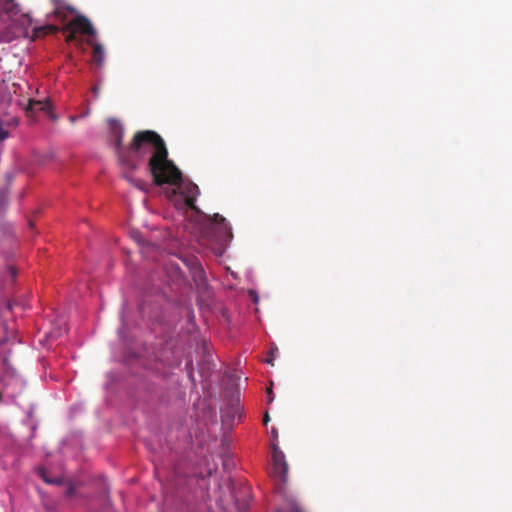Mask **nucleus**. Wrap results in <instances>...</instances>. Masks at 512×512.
<instances>
[{
	"label": "nucleus",
	"mask_w": 512,
	"mask_h": 512,
	"mask_svg": "<svg viewBox=\"0 0 512 512\" xmlns=\"http://www.w3.org/2000/svg\"><path fill=\"white\" fill-rule=\"evenodd\" d=\"M208 234L209 237L213 238L216 242H223L232 238L230 225L227 223L226 219L218 213L209 217Z\"/></svg>",
	"instance_id": "4"
},
{
	"label": "nucleus",
	"mask_w": 512,
	"mask_h": 512,
	"mask_svg": "<svg viewBox=\"0 0 512 512\" xmlns=\"http://www.w3.org/2000/svg\"><path fill=\"white\" fill-rule=\"evenodd\" d=\"M59 30H60L59 27H57L53 24H48V25L36 27L34 29V34L36 37H42V36H46L48 34H55Z\"/></svg>",
	"instance_id": "10"
},
{
	"label": "nucleus",
	"mask_w": 512,
	"mask_h": 512,
	"mask_svg": "<svg viewBox=\"0 0 512 512\" xmlns=\"http://www.w3.org/2000/svg\"><path fill=\"white\" fill-rule=\"evenodd\" d=\"M163 183L162 185H164ZM169 185L175 186L173 189V194L179 193V195L183 198L184 206L193 210L195 212H199L195 202L197 196L200 194L199 187L193 182H183V176L177 180L175 183H168Z\"/></svg>",
	"instance_id": "3"
},
{
	"label": "nucleus",
	"mask_w": 512,
	"mask_h": 512,
	"mask_svg": "<svg viewBox=\"0 0 512 512\" xmlns=\"http://www.w3.org/2000/svg\"><path fill=\"white\" fill-rule=\"evenodd\" d=\"M31 24L32 18L15 0H0V42H11Z\"/></svg>",
	"instance_id": "2"
},
{
	"label": "nucleus",
	"mask_w": 512,
	"mask_h": 512,
	"mask_svg": "<svg viewBox=\"0 0 512 512\" xmlns=\"http://www.w3.org/2000/svg\"><path fill=\"white\" fill-rule=\"evenodd\" d=\"M77 118H78L77 116H70L69 120H70V122L74 123L77 120Z\"/></svg>",
	"instance_id": "20"
},
{
	"label": "nucleus",
	"mask_w": 512,
	"mask_h": 512,
	"mask_svg": "<svg viewBox=\"0 0 512 512\" xmlns=\"http://www.w3.org/2000/svg\"><path fill=\"white\" fill-rule=\"evenodd\" d=\"M270 420L269 418V415L268 413L266 412L265 415H264V419H263V422H264V425H267L268 421Z\"/></svg>",
	"instance_id": "19"
},
{
	"label": "nucleus",
	"mask_w": 512,
	"mask_h": 512,
	"mask_svg": "<svg viewBox=\"0 0 512 512\" xmlns=\"http://www.w3.org/2000/svg\"><path fill=\"white\" fill-rule=\"evenodd\" d=\"M93 92H94V94H95V95H97V94H98V92H99V89H98L97 87H94V88H93Z\"/></svg>",
	"instance_id": "21"
},
{
	"label": "nucleus",
	"mask_w": 512,
	"mask_h": 512,
	"mask_svg": "<svg viewBox=\"0 0 512 512\" xmlns=\"http://www.w3.org/2000/svg\"><path fill=\"white\" fill-rule=\"evenodd\" d=\"M63 30H74L76 33L87 35L88 39L96 37V30L94 26L84 15H76L70 22L63 26Z\"/></svg>",
	"instance_id": "6"
},
{
	"label": "nucleus",
	"mask_w": 512,
	"mask_h": 512,
	"mask_svg": "<svg viewBox=\"0 0 512 512\" xmlns=\"http://www.w3.org/2000/svg\"><path fill=\"white\" fill-rule=\"evenodd\" d=\"M272 470L271 474L274 478L278 479L282 484H285L287 481L288 475V464L285 460L284 453L276 446L273 445L272 448Z\"/></svg>",
	"instance_id": "5"
},
{
	"label": "nucleus",
	"mask_w": 512,
	"mask_h": 512,
	"mask_svg": "<svg viewBox=\"0 0 512 512\" xmlns=\"http://www.w3.org/2000/svg\"><path fill=\"white\" fill-rule=\"evenodd\" d=\"M75 492H76V488H75V486H74L72 483H70V484L68 485V487H67L66 491H65V495H66L67 497H73V496L75 495Z\"/></svg>",
	"instance_id": "16"
},
{
	"label": "nucleus",
	"mask_w": 512,
	"mask_h": 512,
	"mask_svg": "<svg viewBox=\"0 0 512 512\" xmlns=\"http://www.w3.org/2000/svg\"><path fill=\"white\" fill-rule=\"evenodd\" d=\"M113 145L119 164L126 170H135L139 163L151 154L147 168L154 184L175 183L181 178V170L168 158V149L162 137L153 130L134 134L128 146L123 145L124 127L115 119L109 121Z\"/></svg>",
	"instance_id": "1"
},
{
	"label": "nucleus",
	"mask_w": 512,
	"mask_h": 512,
	"mask_svg": "<svg viewBox=\"0 0 512 512\" xmlns=\"http://www.w3.org/2000/svg\"><path fill=\"white\" fill-rule=\"evenodd\" d=\"M53 10L52 15L57 18L61 23L65 22L67 19V14H75L76 9L66 3L65 0H50Z\"/></svg>",
	"instance_id": "7"
},
{
	"label": "nucleus",
	"mask_w": 512,
	"mask_h": 512,
	"mask_svg": "<svg viewBox=\"0 0 512 512\" xmlns=\"http://www.w3.org/2000/svg\"><path fill=\"white\" fill-rule=\"evenodd\" d=\"M277 351H278V348L276 346L271 347V349L268 352V356L266 358L267 364L272 365V366L274 365L275 354Z\"/></svg>",
	"instance_id": "13"
},
{
	"label": "nucleus",
	"mask_w": 512,
	"mask_h": 512,
	"mask_svg": "<svg viewBox=\"0 0 512 512\" xmlns=\"http://www.w3.org/2000/svg\"><path fill=\"white\" fill-rule=\"evenodd\" d=\"M87 44L93 48L92 58L98 66H101L104 61V48L101 44L96 43L94 38L87 39Z\"/></svg>",
	"instance_id": "9"
},
{
	"label": "nucleus",
	"mask_w": 512,
	"mask_h": 512,
	"mask_svg": "<svg viewBox=\"0 0 512 512\" xmlns=\"http://www.w3.org/2000/svg\"><path fill=\"white\" fill-rule=\"evenodd\" d=\"M61 30H62V32L64 34H66L65 40H66L67 43H75L76 45H80L81 44L80 39L77 37L76 31H74V30H63V28Z\"/></svg>",
	"instance_id": "12"
},
{
	"label": "nucleus",
	"mask_w": 512,
	"mask_h": 512,
	"mask_svg": "<svg viewBox=\"0 0 512 512\" xmlns=\"http://www.w3.org/2000/svg\"><path fill=\"white\" fill-rule=\"evenodd\" d=\"M273 392H272V388H267V400H268V403L272 402L273 401Z\"/></svg>",
	"instance_id": "18"
},
{
	"label": "nucleus",
	"mask_w": 512,
	"mask_h": 512,
	"mask_svg": "<svg viewBox=\"0 0 512 512\" xmlns=\"http://www.w3.org/2000/svg\"><path fill=\"white\" fill-rule=\"evenodd\" d=\"M2 341H3V340H2V339H0V343H1Z\"/></svg>",
	"instance_id": "22"
},
{
	"label": "nucleus",
	"mask_w": 512,
	"mask_h": 512,
	"mask_svg": "<svg viewBox=\"0 0 512 512\" xmlns=\"http://www.w3.org/2000/svg\"><path fill=\"white\" fill-rule=\"evenodd\" d=\"M34 106H39V108L42 109V110L45 108L44 104L41 101L30 100L29 101L28 109L29 110L34 109Z\"/></svg>",
	"instance_id": "15"
},
{
	"label": "nucleus",
	"mask_w": 512,
	"mask_h": 512,
	"mask_svg": "<svg viewBox=\"0 0 512 512\" xmlns=\"http://www.w3.org/2000/svg\"><path fill=\"white\" fill-rule=\"evenodd\" d=\"M283 503L277 512H306L298 499L289 492H283Z\"/></svg>",
	"instance_id": "8"
},
{
	"label": "nucleus",
	"mask_w": 512,
	"mask_h": 512,
	"mask_svg": "<svg viewBox=\"0 0 512 512\" xmlns=\"http://www.w3.org/2000/svg\"><path fill=\"white\" fill-rule=\"evenodd\" d=\"M8 204V193L5 190L0 191V211H2Z\"/></svg>",
	"instance_id": "14"
},
{
	"label": "nucleus",
	"mask_w": 512,
	"mask_h": 512,
	"mask_svg": "<svg viewBox=\"0 0 512 512\" xmlns=\"http://www.w3.org/2000/svg\"><path fill=\"white\" fill-rule=\"evenodd\" d=\"M8 136V132L3 128L2 124L0 123V141L5 140L6 138H8Z\"/></svg>",
	"instance_id": "17"
},
{
	"label": "nucleus",
	"mask_w": 512,
	"mask_h": 512,
	"mask_svg": "<svg viewBox=\"0 0 512 512\" xmlns=\"http://www.w3.org/2000/svg\"><path fill=\"white\" fill-rule=\"evenodd\" d=\"M38 475L44 480V482H46L48 484L60 485L62 483V478H60V477H54V478L49 477L48 476V472L44 468H39L38 469Z\"/></svg>",
	"instance_id": "11"
}]
</instances>
